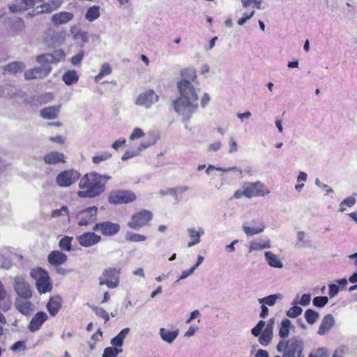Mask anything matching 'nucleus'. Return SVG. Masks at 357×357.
Segmentation results:
<instances>
[{"label":"nucleus","mask_w":357,"mask_h":357,"mask_svg":"<svg viewBox=\"0 0 357 357\" xmlns=\"http://www.w3.org/2000/svg\"><path fill=\"white\" fill-rule=\"evenodd\" d=\"M91 309L98 317L102 318L105 320V322L109 320V315L108 312L102 307L92 306Z\"/></svg>","instance_id":"47"},{"label":"nucleus","mask_w":357,"mask_h":357,"mask_svg":"<svg viewBox=\"0 0 357 357\" xmlns=\"http://www.w3.org/2000/svg\"><path fill=\"white\" fill-rule=\"evenodd\" d=\"M112 67L109 63H104L98 74L95 77V82H98L102 77L107 76L112 73Z\"/></svg>","instance_id":"38"},{"label":"nucleus","mask_w":357,"mask_h":357,"mask_svg":"<svg viewBox=\"0 0 357 357\" xmlns=\"http://www.w3.org/2000/svg\"><path fill=\"white\" fill-rule=\"evenodd\" d=\"M100 8L99 6L96 5L89 7L85 14L86 20L90 22L97 20L100 15Z\"/></svg>","instance_id":"32"},{"label":"nucleus","mask_w":357,"mask_h":357,"mask_svg":"<svg viewBox=\"0 0 357 357\" xmlns=\"http://www.w3.org/2000/svg\"><path fill=\"white\" fill-rule=\"evenodd\" d=\"M271 248V243L268 237H265L262 239H255L250 243L248 251L252 252V251H259L264 249Z\"/></svg>","instance_id":"21"},{"label":"nucleus","mask_w":357,"mask_h":357,"mask_svg":"<svg viewBox=\"0 0 357 357\" xmlns=\"http://www.w3.org/2000/svg\"><path fill=\"white\" fill-rule=\"evenodd\" d=\"M63 215H68V208L66 206H63L60 209H56L52 212V218H57Z\"/></svg>","instance_id":"56"},{"label":"nucleus","mask_w":357,"mask_h":357,"mask_svg":"<svg viewBox=\"0 0 357 357\" xmlns=\"http://www.w3.org/2000/svg\"><path fill=\"white\" fill-rule=\"evenodd\" d=\"M328 302L327 296H317L313 299V305L318 307H324Z\"/></svg>","instance_id":"52"},{"label":"nucleus","mask_w":357,"mask_h":357,"mask_svg":"<svg viewBox=\"0 0 357 357\" xmlns=\"http://www.w3.org/2000/svg\"><path fill=\"white\" fill-rule=\"evenodd\" d=\"M37 61L40 63L43 66H50V63H55L54 56L51 54H44L39 55L37 59Z\"/></svg>","instance_id":"42"},{"label":"nucleus","mask_w":357,"mask_h":357,"mask_svg":"<svg viewBox=\"0 0 357 357\" xmlns=\"http://www.w3.org/2000/svg\"><path fill=\"white\" fill-rule=\"evenodd\" d=\"M125 238L126 241L131 242H142L146 240V236L140 234L128 231L126 234Z\"/></svg>","instance_id":"41"},{"label":"nucleus","mask_w":357,"mask_h":357,"mask_svg":"<svg viewBox=\"0 0 357 357\" xmlns=\"http://www.w3.org/2000/svg\"><path fill=\"white\" fill-rule=\"evenodd\" d=\"M187 232L191 238V241L188 243L189 248L199 243L201 241L200 237L204 234V230L202 227H197V229L194 227L188 228Z\"/></svg>","instance_id":"22"},{"label":"nucleus","mask_w":357,"mask_h":357,"mask_svg":"<svg viewBox=\"0 0 357 357\" xmlns=\"http://www.w3.org/2000/svg\"><path fill=\"white\" fill-rule=\"evenodd\" d=\"M29 299V298H18L15 303L17 310L24 315L30 314L33 310V305Z\"/></svg>","instance_id":"20"},{"label":"nucleus","mask_w":357,"mask_h":357,"mask_svg":"<svg viewBox=\"0 0 357 357\" xmlns=\"http://www.w3.org/2000/svg\"><path fill=\"white\" fill-rule=\"evenodd\" d=\"M52 56H54V60H55V63L62 61L66 56V54L62 50H57L54 52L53 54H51Z\"/></svg>","instance_id":"58"},{"label":"nucleus","mask_w":357,"mask_h":357,"mask_svg":"<svg viewBox=\"0 0 357 357\" xmlns=\"http://www.w3.org/2000/svg\"><path fill=\"white\" fill-rule=\"evenodd\" d=\"M304 315H305L306 321L309 324H314L318 320V319L319 317V314L318 312H317L316 311L311 310V309H307L305 312Z\"/></svg>","instance_id":"43"},{"label":"nucleus","mask_w":357,"mask_h":357,"mask_svg":"<svg viewBox=\"0 0 357 357\" xmlns=\"http://www.w3.org/2000/svg\"><path fill=\"white\" fill-rule=\"evenodd\" d=\"M255 12L254 10H252L250 13H245L243 15V17L241 18H240L238 20V25H243L245 22L250 19L252 17L254 16Z\"/></svg>","instance_id":"63"},{"label":"nucleus","mask_w":357,"mask_h":357,"mask_svg":"<svg viewBox=\"0 0 357 357\" xmlns=\"http://www.w3.org/2000/svg\"><path fill=\"white\" fill-rule=\"evenodd\" d=\"M84 58V53L81 52L71 58V63L73 66L79 65Z\"/></svg>","instance_id":"61"},{"label":"nucleus","mask_w":357,"mask_h":357,"mask_svg":"<svg viewBox=\"0 0 357 357\" xmlns=\"http://www.w3.org/2000/svg\"><path fill=\"white\" fill-rule=\"evenodd\" d=\"M10 349L13 351H24L26 349V344H25V342L24 341H17L16 342H15L12 347H10Z\"/></svg>","instance_id":"59"},{"label":"nucleus","mask_w":357,"mask_h":357,"mask_svg":"<svg viewBox=\"0 0 357 357\" xmlns=\"http://www.w3.org/2000/svg\"><path fill=\"white\" fill-rule=\"evenodd\" d=\"M98 208L96 206H91L79 211L76 215L77 225L79 226H88L96 220Z\"/></svg>","instance_id":"7"},{"label":"nucleus","mask_w":357,"mask_h":357,"mask_svg":"<svg viewBox=\"0 0 357 357\" xmlns=\"http://www.w3.org/2000/svg\"><path fill=\"white\" fill-rule=\"evenodd\" d=\"M335 324V319L332 314H328L322 319L317 333L324 335L328 333Z\"/></svg>","instance_id":"19"},{"label":"nucleus","mask_w":357,"mask_h":357,"mask_svg":"<svg viewBox=\"0 0 357 357\" xmlns=\"http://www.w3.org/2000/svg\"><path fill=\"white\" fill-rule=\"evenodd\" d=\"M121 268L108 267L103 270L102 275L99 277L100 285H106L109 289L118 287L120 282V275Z\"/></svg>","instance_id":"4"},{"label":"nucleus","mask_w":357,"mask_h":357,"mask_svg":"<svg viewBox=\"0 0 357 357\" xmlns=\"http://www.w3.org/2000/svg\"><path fill=\"white\" fill-rule=\"evenodd\" d=\"M264 258L267 264L273 268H282L283 264L278 255L271 251L264 252Z\"/></svg>","instance_id":"27"},{"label":"nucleus","mask_w":357,"mask_h":357,"mask_svg":"<svg viewBox=\"0 0 357 357\" xmlns=\"http://www.w3.org/2000/svg\"><path fill=\"white\" fill-rule=\"evenodd\" d=\"M74 18L71 12L61 11L54 14L51 17L52 22L56 26L66 24Z\"/></svg>","instance_id":"18"},{"label":"nucleus","mask_w":357,"mask_h":357,"mask_svg":"<svg viewBox=\"0 0 357 357\" xmlns=\"http://www.w3.org/2000/svg\"><path fill=\"white\" fill-rule=\"evenodd\" d=\"M126 139L125 138H119L112 144V147L114 150L118 151L119 149H123L126 145Z\"/></svg>","instance_id":"57"},{"label":"nucleus","mask_w":357,"mask_h":357,"mask_svg":"<svg viewBox=\"0 0 357 357\" xmlns=\"http://www.w3.org/2000/svg\"><path fill=\"white\" fill-rule=\"evenodd\" d=\"M79 244L84 248H90L101 241V236L92 231L83 233L76 237Z\"/></svg>","instance_id":"12"},{"label":"nucleus","mask_w":357,"mask_h":357,"mask_svg":"<svg viewBox=\"0 0 357 357\" xmlns=\"http://www.w3.org/2000/svg\"><path fill=\"white\" fill-rule=\"evenodd\" d=\"M158 100V96L154 91L150 89L144 93H140L136 100L135 104L139 106L149 108L153 103Z\"/></svg>","instance_id":"14"},{"label":"nucleus","mask_w":357,"mask_h":357,"mask_svg":"<svg viewBox=\"0 0 357 357\" xmlns=\"http://www.w3.org/2000/svg\"><path fill=\"white\" fill-rule=\"evenodd\" d=\"M269 193V190H264V185L260 181L249 183L243 188V195L248 198L264 197Z\"/></svg>","instance_id":"9"},{"label":"nucleus","mask_w":357,"mask_h":357,"mask_svg":"<svg viewBox=\"0 0 357 357\" xmlns=\"http://www.w3.org/2000/svg\"><path fill=\"white\" fill-rule=\"evenodd\" d=\"M111 178L109 176L102 175L92 172L86 174L80 178L77 195L81 198H94L103 193L105 190V185Z\"/></svg>","instance_id":"2"},{"label":"nucleus","mask_w":357,"mask_h":357,"mask_svg":"<svg viewBox=\"0 0 357 357\" xmlns=\"http://www.w3.org/2000/svg\"><path fill=\"white\" fill-rule=\"evenodd\" d=\"M80 178L79 172L74 169L65 170L58 174L56 182L60 187H68Z\"/></svg>","instance_id":"8"},{"label":"nucleus","mask_w":357,"mask_h":357,"mask_svg":"<svg viewBox=\"0 0 357 357\" xmlns=\"http://www.w3.org/2000/svg\"><path fill=\"white\" fill-rule=\"evenodd\" d=\"M31 277L36 280L37 289L40 293L45 294L52 290V286L47 271L38 268L31 272Z\"/></svg>","instance_id":"5"},{"label":"nucleus","mask_w":357,"mask_h":357,"mask_svg":"<svg viewBox=\"0 0 357 357\" xmlns=\"http://www.w3.org/2000/svg\"><path fill=\"white\" fill-rule=\"evenodd\" d=\"M62 302V298L59 296L50 298L47 304V309L52 316L54 317L57 314L61 308Z\"/></svg>","instance_id":"23"},{"label":"nucleus","mask_w":357,"mask_h":357,"mask_svg":"<svg viewBox=\"0 0 357 357\" xmlns=\"http://www.w3.org/2000/svg\"><path fill=\"white\" fill-rule=\"evenodd\" d=\"M356 202V199L353 197H348L344 199L340 204L339 211L344 212L347 208L352 207Z\"/></svg>","instance_id":"46"},{"label":"nucleus","mask_w":357,"mask_h":357,"mask_svg":"<svg viewBox=\"0 0 357 357\" xmlns=\"http://www.w3.org/2000/svg\"><path fill=\"white\" fill-rule=\"evenodd\" d=\"M297 239L299 242L304 244L310 243V239L307 234L303 231H300L297 233Z\"/></svg>","instance_id":"60"},{"label":"nucleus","mask_w":357,"mask_h":357,"mask_svg":"<svg viewBox=\"0 0 357 357\" xmlns=\"http://www.w3.org/2000/svg\"><path fill=\"white\" fill-rule=\"evenodd\" d=\"M14 289L19 298H30L32 296L30 285L22 277L15 278Z\"/></svg>","instance_id":"13"},{"label":"nucleus","mask_w":357,"mask_h":357,"mask_svg":"<svg viewBox=\"0 0 357 357\" xmlns=\"http://www.w3.org/2000/svg\"><path fill=\"white\" fill-rule=\"evenodd\" d=\"M266 323L263 320H260L257 324L252 329L251 333L255 337H258L261 333L263 328L265 327Z\"/></svg>","instance_id":"53"},{"label":"nucleus","mask_w":357,"mask_h":357,"mask_svg":"<svg viewBox=\"0 0 357 357\" xmlns=\"http://www.w3.org/2000/svg\"><path fill=\"white\" fill-rule=\"evenodd\" d=\"M152 213L148 210H142L134 214L128 225L134 230H139L140 228L146 226L152 219Z\"/></svg>","instance_id":"6"},{"label":"nucleus","mask_w":357,"mask_h":357,"mask_svg":"<svg viewBox=\"0 0 357 357\" xmlns=\"http://www.w3.org/2000/svg\"><path fill=\"white\" fill-rule=\"evenodd\" d=\"M26 68V66L21 61H15L6 66V70L13 73L21 72Z\"/></svg>","instance_id":"39"},{"label":"nucleus","mask_w":357,"mask_h":357,"mask_svg":"<svg viewBox=\"0 0 357 357\" xmlns=\"http://www.w3.org/2000/svg\"><path fill=\"white\" fill-rule=\"evenodd\" d=\"M265 227L263 224H260L258 227H250L245 224L243 225V230L247 236H254L264 231Z\"/></svg>","instance_id":"36"},{"label":"nucleus","mask_w":357,"mask_h":357,"mask_svg":"<svg viewBox=\"0 0 357 357\" xmlns=\"http://www.w3.org/2000/svg\"><path fill=\"white\" fill-rule=\"evenodd\" d=\"M43 11L46 13H51L58 9L63 3V0H49L45 2V0H41Z\"/></svg>","instance_id":"30"},{"label":"nucleus","mask_w":357,"mask_h":357,"mask_svg":"<svg viewBox=\"0 0 357 357\" xmlns=\"http://www.w3.org/2000/svg\"><path fill=\"white\" fill-rule=\"evenodd\" d=\"M59 112V107L52 106L43 108L40 111V115L43 119H53L57 116Z\"/></svg>","instance_id":"34"},{"label":"nucleus","mask_w":357,"mask_h":357,"mask_svg":"<svg viewBox=\"0 0 357 357\" xmlns=\"http://www.w3.org/2000/svg\"><path fill=\"white\" fill-rule=\"evenodd\" d=\"M49 263L54 266H59L67 261V256L59 250H54L50 253L47 257Z\"/></svg>","instance_id":"24"},{"label":"nucleus","mask_w":357,"mask_h":357,"mask_svg":"<svg viewBox=\"0 0 357 357\" xmlns=\"http://www.w3.org/2000/svg\"><path fill=\"white\" fill-rule=\"evenodd\" d=\"M298 298V296H297V297L293 301V302L291 303L292 305L300 304L302 306H307L310 304V301H311V296L308 294H303L301 296L299 301H297Z\"/></svg>","instance_id":"50"},{"label":"nucleus","mask_w":357,"mask_h":357,"mask_svg":"<svg viewBox=\"0 0 357 357\" xmlns=\"http://www.w3.org/2000/svg\"><path fill=\"white\" fill-rule=\"evenodd\" d=\"M123 351L121 349H118L114 346L106 347L102 354V357H116Z\"/></svg>","instance_id":"45"},{"label":"nucleus","mask_w":357,"mask_h":357,"mask_svg":"<svg viewBox=\"0 0 357 357\" xmlns=\"http://www.w3.org/2000/svg\"><path fill=\"white\" fill-rule=\"evenodd\" d=\"M93 230L101 232L103 236H112L120 231V225L118 223L105 221L96 223Z\"/></svg>","instance_id":"10"},{"label":"nucleus","mask_w":357,"mask_h":357,"mask_svg":"<svg viewBox=\"0 0 357 357\" xmlns=\"http://www.w3.org/2000/svg\"><path fill=\"white\" fill-rule=\"evenodd\" d=\"M52 70L50 66L34 68L24 73V78L26 80L33 79H43L47 76Z\"/></svg>","instance_id":"15"},{"label":"nucleus","mask_w":357,"mask_h":357,"mask_svg":"<svg viewBox=\"0 0 357 357\" xmlns=\"http://www.w3.org/2000/svg\"><path fill=\"white\" fill-rule=\"evenodd\" d=\"M294 326L289 319L287 318L283 319L279 327V336L282 339L287 337L290 331L294 330Z\"/></svg>","instance_id":"28"},{"label":"nucleus","mask_w":357,"mask_h":357,"mask_svg":"<svg viewBox=\"0 0 357 357\" xmlns=\"http://www.w3.org/2000/svg\"><path fill=\"white\" fill-rule=\"evenodd\" d=\"M214 169H216L218 171H222V172H233L238 177L241 176V171L235 167L223 168V167H215V166H213V165H209L208 167V168L206 170V173L207 174H210L211 172Z\"/></svg>","instance_id":"40"},{"label":"nucleus","mask_w":357,"mask_h":357,"mask_svg":"<svg viewBox=\"0 0 357 357\" xmlns=\"http://www.w3.org/2000/svg\"><path fill=\"white\" fill-rule=\"evenodd\" d=\"M48 315L44 312H37L31 319L28 328L31 332L38 331L42 325L47 320Z\"/></svg>","instance_id":"17"},{"label":"nucleus","mask_w":357,"mask_h":357,"mask_svg":"<svg viewBox=\"0 0 357 357\" xmlns=\"http://www.w3.org/2000/svg\"><path fill=\"white\" fill-rule=\"evenodd\" d=\"M293 305L294 306L290 307L286 312L287 316L289 318H296L301 315L303 312V309L301 307L296 305Z\"/></svg>","instance_id":"49"},{"label":"nucleus","mask_w":357,"mask_h":357,"mask_svg":"<svg viewBox=\"0 0 357 357\" xmlns=\"http://www.w3.org/2000/svg\"><path fill=\"white\" fill-rule=\"evenodd\" d=\"M134 193L128 191L119 190L111 194L108 198L109 202L113 204H128L135 199Z\"/></svg>","instance_id":"11"},{"label":"nucleus","mask_w":357,"mask_h":357,"mask_svg":"<svg viewBox=\"0 0 357 357\" xmlns=\"http://www.w3.org/2000/svg\"><path fill=\"white\" fill-rule=\"evenodd\" d=\"M155 142L156 138L155 137H151L149 139H146L137 147L130 146L123 156H137L139 155L142 151L153 145Z\"/></svg>","instance_id":"16"},{"label":"nucleus","mask_w":357,"mask_h":357,"mask_svg":"<svg viewBox=\"0 0 357 357\" xmlns=\"http://www.w3.org/2000/svg\"><path fill=\"white\" fill-rule=\"evenodd\" d=\"M62 79L66 85L70 86L77 82L79 77L75 70H70L63 74Z\"/></svg>","instance_id":"33"},{"label":"nucleus","mask_w":357,"mask_h":357,"mask_svg":"<svg viewBox=\"0 0 357 357\" xmlns=\"http://www.w3.org/2000/svg\"><path fill=\"white\" fill-rule=\"evenodd\" d=\"M145 133L140 128H135L129 136V142H132L144 137Z\"/></svg>","instance_id":"51"},{"label":"nucleus","mask_w":357,"mask_h":357,"mask_svg":"<svg viewBox=\"0 0 357 357\" xmlns=\"http://www.w3.org/2000/svg\"><path fill=\"white\" fill-rule=\"evenodd\" d=\"M181 79L176 83L179 96L172 101L174 111L182 116L183 121H188L199 107V89L192 84L197 79L195 68H187L181 70Z\"/></svg>","instance_id":"1"},{"label":"nucleus","mask_w":357,"mask_h":357,"mask_svg":"<svg viewBox=\"0 0 357 357\" xmlns=\"http://www.w3.org/2000/svg\"><path fill=\"white\" fill-rule=\"evenodd\" d=\"M33 1L30 4V8L33 9L28 13V15L33 17L39 14L46 13L45 11H43L41 0H33Z\"/></svg>","instance_id":"35"},{"label":"nucleus","mask_w":357,"mask_h":357,"mask_svg":"<svg viewBox=\"0 0 357 357\" xmlns=\"http://www.w3.org/2000/svg\"><path fill=\"white\" fill-rule=\"evenodd\" d=\"M179 333V330L176 328L173 331L167 330L165 328H160L159 331V334L161 339L169 344L172 343L178 337Z\"/></svg>","instance_id":"25"},{"label":"nucleus","mask_w":357,"mask_h":357,"mask_svg":"<svg viewBox=\"0 0 357 357\" xmlns=\"http://www.w3.org/2000/svg\"><path fill=\"white\" fill-rule=\"evenodd\" d=\"M279 352L283 351V357H301L304 349L303 340L294 336L287 340H281L277 345Z\"/></svg>","instance_id":"3"},{"label":"nucleus","mask_w":357,"mask_h":357,"mask_svg":"<svg viewBox=\"0 0 357 357\" xmlns=\"http://www.w3.org/2000/svg\"><path fill=\"white\" fill-rule=\"evenodd\" d=\"M129 332V328H123L110 340V344L116 348L121 347L123 345L124 339L128 335Z\"/></svg>","instance_id":"29"},{"label":"nucleus","mask_w":357,"mask_h":357,"mask_svg":"<svg viewBox=\"0 0 357 357\" xmlns=\"http://www.w3.org/2000/svg\"><path fill=\"white\" fill-rule=\"evenodd\" d=\"M13 29L17 31H22L25 27L24 20L20 17H15L12 22Z\"/></svg>","instance_id":"55"},{"label":"nucleus","mask_w":357,"mask_h":357,"mask_svg":"<svg viewBox=\"0 0 357 357\" xmlns=\"http://www.w3.org/2000/svg\"><path fill=\"white\" fill-rule=\"evenodd\" d=\"M73 240V237L65 236L62 238L59 241V248L62 250L66 251H70L71 248V242Z\"/></svg>","instance_id":"48"},{"label":"nucleus","mask_w":357,"mask_h":357,"mask_svg":"<svg viewBox=\"0 0 357 357\" xmlns=\"http://www.w3.org/2000/svg\"><path fill=\"white\" fill-rule=\"evenodd\" d=\"M309 357H328V350L324 347L319 348V349L313 351L309 355Z\"/></svg>","instance_id":"54"},{"label":"nucleus","mask_w":357,"mask_h":357,"mask_svg":"<svg viewBox=\"0 0 357 357\" xmlns=\"http://www.w3.org/2000/svg\"><path fill=\"white\" fill-rule=\"evenodd\" d=\"M315 184L320 188L326 190V195H328L330 193L333 192V190L330 188L328 185L322 183L318 178L315 180Z\"/></svg>","instance_id":"62"},{"label":"nucleus","mask_w":357,"mask_h":357,"mask_svg":"<svg viewBox=\"0 0 357 357\" xmlns=\"http://www.w3.org/2000/svg\"><path fill=\"white\" fill-rule=\"evenodd\" d=\"M74 39L83 46L89 40V34L86 31L78 30L74 34Z\"/></svg>","instance_id":"44"},{"label":"nucleus","mask_w":357,"mask_h":357,"mask_svg":"<svg viewBox=\"0 0 357 357\" xmlns=\"http://www.w3.org/2000/svg\"><path fill=\"white\" fill-rule=\"evenodd\" d=\"M282 298L283 295L282 294L278 293L259 298V303L265 305L273 306L275 305L277 300H282Z\"/></svg>","instance_id":"31"},{"label":"nucleus","mask_w":357,"mask_h":357,"mask_svg":"<svg viewBox=\"0 0 357 357\" xmlns=\"http://www.w3.org/2000/svg\"><path fill=\"white\" fill-rule=\"evenodd\" d=\"M258 337L259 343L262 346L266 347L271 343L273 339V332L264 329L262 333Z\"/></svg>","instance_id":"37"},{"label":"nucleus","mask_w":357,"mask_h":357,"mask_svg":"<svg viewBox=\"0 0 357 357\" xmlns=\"http://www.w3.org/2000/svg\"><path fill=\"white\" fill-rule=\"evenodd\" d=\"M340 289V288L335 284H329L328 294H329L330 297L333 298V297L335 296L338 294Z\"/></svg>","instance_id":"64"},{"label":"nucleus","mask_w":357,"mask_h":357,"mask_svg":"<svg viewBox=\"0 0 357 357\" xmlns=\"http://www.w3.org/2000/svg\"><path fill=\"white\" fill-rule=\"evenodd\" d=\"M33 0H19L15 3L8 6L10 11L13 13H20L30 9V4Z\"/></svg>","instance_id":"26"}]
</instances>
